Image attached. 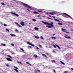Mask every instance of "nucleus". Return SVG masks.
I'll list each match as a JSON object with an SVG mask.
<instances>
[{
	"mask_svg": "<svg viewBox=\"0 0 73 73\" xmlns=\"http://www.w3.org/2000/svg\"><path fill=\"white\" fill-rule=\"evenodd\" d=\"M42 22L44 24L47 25L46 26V27L47 28H51L52 27H54V25H53V22H51L50 23H49L48 22H45L44 21H42Z\"/></svg>",
	"mask_w": 73,
	"mask_h": 73,
	"instance_id": "obj_1",
	"label": "nucleus"
},
{
	"mask_svg": "<svg viewBox=\"0 0 73 73\" xmlns=\"http://www.w3.org/2000/svg\"><path fill=\"white\" fill-rule=\"evenodd\" d=\"M21 3L22 4V5H23L25 6V7H28V8H29L30 9H32L31 7L30 6L24 3L23 2Z\"/></svg>",
	"mask_w": 73,
	"mask_h": 73,
	"instance_id": "obj_2",
	"label": "nucleus"
},
{
	"mask_svg": "<svg viewBox=\"0 0 73 73\" xmlns=\"http://www.w3.org/2000/svg\"><path fill=\"white\" fill-rule=\"evenodd\" d=\"M10 13L13 14V15H14V16H17V17H19V15H18L17 14H16L15 13L11 12V13Z\"/></svg>",
	"mask_w": 73,
	"mask_h": 73,
	"instance_id": "obj_3",
	"label": "nucleus"
},
{
	"mask_svg": "<svg viewBox=\"0 0 73 73\" xmlns=\"http://www.w3.org/2000/svg\"><path fill=\"white\" fill-rule=\"evenodd\" d=\"M63 14L64 15H66V16H68V17H69L71 19H72V17L70 16V15H68V14L66 13H63Z\"/></svg>",
	"mask_w": 73,
	"mask_h": 73,
	"instance_id": "obj_4",
	"label": "nucleus"
},
{
	"mask_svg": "<svg viewBox=\"0 0 73 73\" xmlns=\"http://www.w3.org/2000/svg\"><path fill=\"white\" fill-rule=\"evenodd\" d=\"M27 44H29V45H31V46H33L34 47H35V45L34 44L31 43V42H27Z\"/></svg>",
	"mask_w": 73,
	"mask_h": 73,
	"instance_id": "obj_5",
	"label": "nucleus"
},
{
	"mask_svg": "<svg viewBox=\"0 0 73 73\" xmlns=\"http://www.w3.org/2000/svg\"><path fill=\"white\" fill-rule=\"evenodd\" d=\"M20 24L22 25V26H25V23L23 21H21L20 22Z\"/></svg>",
	"mask_w": 73,
	"mask_h": 73,
	"instance_id": "obj_6",
	"label": "nucleus"
},
{
	"mask_svg": "<svg viewBox=\"0 0 73 73\" xmlns=\"http://www.w3.org/2000/svg\"><path fill=\"white\" fill-rule=\"evenodd\" d=\"M64 37H65V38H68L69 39H70V38H71V37H70L68 36V35H66L65 36H64Z\"/></svg>",
	"mask_w": 73,
	"mask_h": 73,
	"instance_id": "obj_7",
	"label": "nucleus"
},
{
	"mask_svg": "<svg viewBox=\"0 0 73 73\" xmlns=\"http://www.w3.org/2000/svg\"><path fill=\"white\" fill-rule=\"evenodd\" d=\"M62 31H63V32H66V33H69L67 32H66V29H62Z\"/></svg>",
	"mask_w": 73,
	"mask_h": 73,
	"instance_id": "obj_8",
	"label": "nucleus"
},
{
	"mask_svg": "<svg viewBox=\"0 0 73 73\" xmlns=\"http://www.w3.org/2000/svg\"><path fill=\"white\" fill-rule=\"evenodd\" d=\"M15 23L17 24V26H19V27H21V28H22V27L20 25H19L18 23L16 22Z\"/></svg>",
	"mask_w": 73,
	"mask_h": 73,
	"instance_id": "obj_9",
	"label": "nucleus"
},
{
	"mask_svg": "<svg viewBox=\"0 0 73 73\" xmlns=\"http://www.w3.org/2000/svg\"><path fill=\"white\" fill-rule=\"evenodd\" d=\"M6 59L8 61H12V60L10 58H6Z\"/></svg>",
	"mask_w": 73,
	"mask_h": 73,
	"instance_id": "obj_10",
	"label": "nucleus"
},
{
	"mask_svg": "<svg viewBox=\"0 0 73 73\" xmlns=\"http://www.w3.org/2000/svg\"><path fill=\"white\" fill-rule=\"evenodd\" d=\"M42 55L43 56H44V57H45L46 58H47L48 57H47V56H46V55L44 54H42Z\"/></svg>",
	"mask_w": 73,
	"mask_h": 73,
	"instance_id": "obj_11",
	"label": "nucleus"
},
{
	"mask_svg": "<svg viewBox=\"0 0 73 73\" xmlns=\"http://www.w3.org/2000/svg\"><path fill=\"white\" fill-rule=\"evenodd\" d=\"M35 38H36V39H38L39 38V37L35 35L34 36Z\"/></svg>",
	"mask_w": 73,
	"mask_h": 73,
	"instance_id": "obj_12",
	"label": "nucleus"
},
{
	"mask_svg": "<svg viewBox=\"0 0 73 73\" xmlns=\"http://www.w3.org/2000/svg\"><path fill=\"white\" fill-rule=\"evenodd\" d=\"M58 25H62L63 24L62 23H58Z\"/></svg>",
	"mask_w": 73,
	"mask_h": 73,
	"instance_id": "obj_13",
	"label": "nucleus"
},
{
	"mask_svg": "<svg viewBox=\"0 0 73 73\" xmlns=\"http://www.w3.org/2000/svg\"><path fill=\"white\" fill-rule=\"evenodd\" d=\"M56 46H57V47H58V49H61V48H60V47L59 46H58V45H56Z\"/></svg>",
	"mask_w": 73,
	"mask_h": 73,
	"instance_id": "obj_14",
	"label": "nucleus"
},
{
	"mask_svg": "<svg viewBox=\"0 0 73 73\" xmlns=\"http://www.w3.org/2000/svg\"><path fill=\"white\" fill-rule=\"evenodd\" d=\"M34 29L35 30H36V31L38 30V27H35Z\"/></svg>",
	"mask_w": 73,
	"mask_h": 73,
	"instance_id": "obj_15",
	"label": "nucleus"
},
{
	"mask_svg": "<svg viewBox=\"0 0 73 73\" xmlns=\"http://www.w3.org/2000/svg\"><path fill=\"white\" fill-rule=\"evenodd\" d=\"M54 19V20H55V21H58V22H60V21L56 19Z\"/></svg>",
	"mask_w": 73,
	"mask_h": 73,
	"instance_id": "obj_16",
	"label": "nucleus"
},
{
	"mask_svg": "<svg viewBox=\"0 0 73 73\" xmlns=\"http://www.w3.org/2000/svg\"><path fill=\"white\" fill-rule=\"evenodd\" d=\"M40 38H41V39H42V40H44V38H43V37H42V36H40Z\"/></svg>",
	"mask_w": 73,
	"mask_h": 73,
	"instance_id": "obj_17",
	"label": "nucleus"
},
{
	"mask_svg": "<svg viewBox=\"0 0 73 73\" xmlns=\"http://www.w3.org/2000/svg\"><path fill=\"white\" fill-rule=\"evenodd\" d=\"M14 70H15V71L16 72H17V73H18V72H19V71H18V70H17V69H14Z\"/></svg>",
	"mask_w": 73,
	"mask_h": 73,
	"instance_id": "obj_18",
	"label": "nucleus"
},
{
	"mask_svg": "<svg viewBox=\"0 0 73 73\" xmlns=\"http://www.w3.org/2000/svg\"><path fill=\"white\" fill-rule=\"evenodd\" d=\"M33 13H34V14H38L39 13H38L37 12H36V11H35Z\"/></svg>",
	"mask_w": 73,
	"mask_h": 73,
	"instance_id": "obj_19",
	"label": "nucleus"
},
{
	"mask_svg": "<svg viewBox=\"0 0 73 73\" xmlns=\"http://www.w3.org/2000/svg\"><path fill=\"white\" fill-rule=\"evenodd\" d=\"M11 36H16V35L15 34H10Z\"/></svg>",
	"mask_w": 73,
	"mask_h": 73,
	"instance_id": "obj_20",
	"label": "nucleus"
},
{
	"mask_svg": "<svg viewBox=\"0 0 73 73\" xmlns=\"http://www.w3.org/2000/svg\"><path fill=\"white\" fill-rule=\"evenodd\" d=\"M20 49L21 50H22V52H24V49H23V48H21Z\"/></svg>",
	"mask_w": 73,
	"mask_h": 73,
	"instance_id": "obj_21",
	"label": "nucleus"
},
{
	"mask_svg": "<svg viewBox=\"0 0 73 73\" xmlns=\"http://www.w3.org/2000/svg\"><path fill=\"white\" fill-rule=\"evenodd\" d=\"M60 62H61V64H63V65H65V63H64L63 62L61 61H60Z\"/></svg>",
	"mask_w": 73,
	"mask_h": 73,
	"instance_id": "obj_22",
	"label": "nucleus"
},
{
	"mask_svg": "<svg viewBox=\"0 0 73 73\" xmlns=\"http://www.w3.org/2000/svg\"><path fill=\"white\" fill-rule=\"evenodd\" d=\"M51 38H52V39L54 38V39H56V38L55 37H54L53 36H52L51 37Z\"/></svg>",
	"mask_w": 73,
	"mask_h": 73,
	"instance_id": "obj_23",
	"label": "nucleus"
},
{
	"mask_svg": "<svg viewBox=\"0 0 73 73\" xmlns=\"http://www.w3.org/2000/svg\"><path fill=\"white\" fill-rule=\"evenodd\" d=\"M26 63H27V64H29L31 66V64L29 63V62H26Z\"/></svg>",
	"mask_w": 73,
	"mask_h": 73,
	"instance_id": "obj_24",
	"label": "nucleus"
},
{
	"mask_svg": "<svg viewBox=\"0 0 73 73\" xmlns=\"http://www.w3.org/2000/svg\"><path fill=\"white\" fill-rule=\"evenodd\" d=\"M34 56L35 58H37L38 57L37 56L36 54L34 55Z\"/></svg>",
	"mask_w": 73,
	"mask_h": 73,
	"instance_id": "obj_25",
	"label": "nucleus"
},
{
	"mask_svg": "<svg viewBox=\"0 0 73 73\" xmlns=\"http://www.w3.org/2000/svg\"><path fill=\"white\" fill-rule=\"evenodd\" d=\"M50 13V14H51V15H54V13Z\"/></svg>",
	"mask_w": 73,
	"mask_h": 73,
	"instance_id": "obj_26",
	"label": "nucleus"
},
{
	"mask_svg": "<svg viewBox=\"0 0 73 73\" xmlns=\"http://www.w3.org/2000/svg\"><path fill=\"white\" fill-rule=\"evenodd\" d=\"M1 45H3V46H6V45H5V44H3V43H2L1 44Z\"/></svg>",
	"mask_w": 73,
	"mask_h": 73,
	"instance_id": "obj_27",
	"label": "nucleus"
},
{
	"mask_svg": "<svg viewBox=\"0 0 73 73\" xmlns=\"http://www.w3.org/2000/svg\"><path fill=\"white\" fill-rule=\"evenodd\" d=\"M14 68H15V69H19V68H18L16 67H15V66H14Z\"/></svg>",
	"mask_w": 73,
	"mask_h": 73,
	"instance_id": "obj_28",
	"label": "nucleus"
},
{
	"mask_svg": "<svg viewBox=\"0 0 73 73\" xmlns=\"http://www.w3.org/2000/svg\"><path fill=\"white\" fill-rule=\"evenodd\" d=\"M1 4L2 5H5V4H4V3H1Z\"/></svg>",
	"mask_w": 73,
	"mask_h": 73,
	"instance_id": "obj_29",
	"label": "nucleus"
},
{
	"mask_svg": "<svg viewBox=\"0 0 73 73\" xmlns=\"http://www.w3.org/2000/svg\"><path fill=\"white\" fill-rule=\"evenodd\" d=\"M33 21H36V19H34L33 20Z\"/></svg>",
	"mask_w": 73,
	"mask_h": 73,
	"instance_id": "obj_30",
	"label": "nucleus"
},
{
	"mask_svg": "<svg viewBox=\"0 0 73 73\" xmlns=\"http://www.w3.org/2000/svg\"><path fill=\"white\" fill-rule=\"evenodd\" d=\"M6 30L7 32H9V29H6Z\"/></svg>",
	"mask_w": 73,
	"mask_h": 73,
	"instance_id": "obj_31",
	"label": "nucleus"
},
{
	"mask_svg": "<svg viewBox=\"0 0 73 73\" xmlns=\"http://www.w3.org/2000/svg\"><path fill=\"white\" fill-rule=\"evenodd\" d=\"M39 46L40 48H42V46H41V45H39Z\"/></svg>",
	"mask_w": 73,
	"mask_h": 73,
	"instance_id": "obj_32",
	"label": "nucleus"
},
{
	"mask_svg": "<svg viewBox=\"0 0 73 73\" xmlns=\"http://www.w3.org/2000/svg\"><path fill=\"white\" fill-rule=\"evenodd\" d=\"M50 13H51V12L50 13H47L46 14H47V15H49V14H50Z\"/></svg>",
	"mask_w": 73,
	"mask_h": 73,
	"instance_id": "obj_33",
	"label": "nucleus"
},
{
	"mask_svg": "<svg viewBox=\"0 0 73 73\" xmlns=\"http://www.w3.org/2000/svg\"><path fill=\"white\" fill-rule=\"evenodd\" d=\"M52 52L53 53H56V52L54 50H53Z\"/></svg>",
	"mask_w": 73,
	"mask_h": 73,
	"instance_id": "obj_34",
	"label": "nucleus"
},
{
	"mask_svg": "<svg viewBox=\"0 0 73 73\" xmlns=\"http://www.w3.org/2000/svg\"><path fill=\"white\" fill-rule=\"evenodd\" d=\"M11 45H12V46H14V44H13V43H11Z\"/></svg>",
	"mask_w": 73,
	"mask_h": 73,
	"instance_id": "obj_35",
	"label": "nucleus"
},
{
	"mask_svg": "<svg viewBox=\"0 0 73 73\" xmlns=\"http://www.w3.org/2000/svg\"><path fill=\"white\" fill-rule=\"evenodd\" d=\"M38 12H41V13H42V11H38Z\"/></svg>",
	"mask_w": 73,
	"mask_h": 73,
	"instance_id": "obj_36",
	"label": "nucleus"
},
{
	"mask_svg": "<svg viewBox=\"0 0 73 73\" xmlns=\"http://www.w3.org/2000/svg\"><path fill=\"white\" fill-rule=\"evenodd\" d=\"M53 46L54 48H56V46H55V45H53Z\"/></svg>",
	"mask_w": 73,
	"mask_h": 73,
	"instance_id": "obj_37",
	"label": "nucleus"
},
{
	"mask_svg": "<svg viewBox=\"0 0 73 73\" xmlns=\"http://www.w3.org/2000/svg\"><path fill=\"white\" fill-rule=\"evenodd\" d=\"M48 19H50V20H53V19H50V18H49L48 17H47Z\"/></svg>",
	"mask_w": 73,
	"mask_h": 73,
	"instance_id": "obj_38",
	"label": "nucleus"
},
{
	"mask_svg": "<svg viewBox=\"0 0 73 73\" xmlns=\"http://www.w3.org/2000/svg\"><path fill=\"white\" fill-rule=\"evenodd\" d=\"M8 57H10V58H11V56H10L9 55H7Z\"/></svg>",
	"mask_w": 73,
	"mask_h": 73,
	"instance_id": "obj_39",
	"label": "nucleus"
},
{
	"mask_svg": "<svg viewBox=\"0 0 73 73\" xmlns=\"http://www.w3.org/2000/svg\"><path fill=\"white\" fill-rule=\"evenodd\" d=\"M4 25V26H5V27H7V25L5 24Z\"/></svg>",
	"mask_w": 73,
	"mask_h": 73,
	"instance_id": "obj_40",
	"label": "nucleus"
},
{
	"mask_svg": "<svg viewBox=\"0 0 73 73\" xmlns=\"http://www.w3.org/2000/svg\"><path fill=\"white\" fill-rule=\"evenodd\" d=\"M15 31H16V32H19V31L18 30H17V29H15Z\"/></svg>",
	"mask_w": 73,
	"mask_h": 73,
	"instance_id": "obj_41",
	"label": "nucleus"
},
{
	"mask_svg": "<svg viewBox=\"0 0 73 73\" xmlns=\"http://www.w3.org/2000/svg\"><path fill=\"white\" fill-rule=\"evenodd\" d=\"M28 47H29V48H32V47L31 46H28Z\"/></svg>",
	"mask_w": 73,
	"mask_h": 73,
	"instance_id": "obj_42",
	"label": "nucleus"
},
{
	"mask_svg": "<svg viewBox=\"0 0 73 73\" xmlns=\"http://www.w3.org/2000/svg\"><path fill=\"white\" fill-rule=\"evenodd\" d=\"M36 49L38 50L39 49V48H38L37 47V46H36Z\"/></svg>",
	"mask_w": 73,
	"mask_h": 73,
	"instance_id": "obj_43",
	"label": "nucleus"
},
{
	"mask_svg": "<svg viewBox=\"0 0 73 73\" xmlns=\"http://www.w3.org/2000/svg\"><path fill=\"white\" fill-rule=\"evenodd\" d=\"M9 66V65H8V64H7L6 65V66H7V67H8Z\"/></svg>",
	"mask_w": 73,
	"mask_h": 73,
	"instance_id": "obj_44",
	"label": "nucleus"
},
{
	"mask_svg": "<svg viewBox=\"0 0 73 73\" xmlns=\"http://www.w3.org/2000/svg\"><path fill=\"white\" fill-rule=\"evenodd\" d=\"M37 70V71L38 72H40V70Z\"/></svg>",
	"mask_w": 73,
	"mask_h": 73,
	"instance_id": "obj_45",
	"label": "nucleus"
},
{
	"mask_svg": "<svg viewBox=\"0 0 73 73\" xmlns=\"http://www.w3.org/2000/svg\"><path fill=\"white\" fill-rule=\"evenodd\" d=\"M64 73H67V71H64Z\"/></svg>",
	"mask_w": 73,
	"mask_h": 73,
	"instance_id": "obj_46",
	"label": "nucleus"
},
{
	"mask_svg": "<svg viewBox=\"0 0 73 73\" xmlns=\"http://www.w3.org/2000/svg\"><path fill=\"white\" fill-rule=\"evenodd\" d=\"M52 17H53V18H56V17H53V16H52Z\"/></svg>",
	"mask_w": 73,
	"mask_h": 73,
	"instance_id": "obj_47",
	"label": "nucleus"
},
{
	"mask_svg": "<svg viewBox=\"0 0 73 73\" xmlns=\"http://www.w3.org/2000/svg\"><path fill=\"white\" fill-rule=\"evenodd\" d=\"M19 64H22V63L21 62H19Z\"/></svg>",
	"mask_w": 73,
	"mask_h": 73,
	"instance_id": "obj_48",
	"label": "nucleus"
},
{
	"mask_svg": "<svg viewBox=\"0 0 73 73\" xmlns=\"http://www.w3.org/2000/svg\"><path fill=\"white\" fill-rule=\"evenodd\" d=\"M53 36H54L55 35V34H53Z\"/></svg>",
	"mask_w": 73,
	"mask_h": 73,
	"instance_id": "obj_49",
	"label": "nucleus"
},
{
	"mask_svg": "<svg viewBox=\"0 0 73 73\" xmlns=\"http://www.w3.org/2000/svg\"><path fill=\"white\" fill-rule=\"evenodd\" d=\"M54 72H55V70H54Z\"/></svg>",
	"mask_w": 73,
	"mask_h": 73,
	"instance_id": "obj_50",
	"label": "nucleus"
},
{
	"mask_svg": "<svg viewBox=\"0 0 73 73\" xmlns=\"http://www.w3.org/2000/svg\"><path fill=\"white\" fill-rule=\"evenodd\" d=\"M52 62H55V61L54 60H53Z\"/></svg>",
	"mask_w": 73,
	"mask_h": 73,
	"instance_id": "obj_51",
	"label": "nucleus"
},
{
	"mask_svg": "<svg viewBox=\"0 0 73 73\" xmlns=\"http://www.w3.org/2000/svg\"><path fill=\"white\" fill-rule=\"evenodd\" d=\"M27 11H29V10L28 9H27Z\"/></svg>",
	"mask_w": 73,
	"mask_h": 73,
	"instance_id": "obj_52",
	"label": "nucleus"
},
{
	"mask_svg": "<svg viewBox=\"0 0 73 73\" xmlns=\"http://www.w3.org/2000/svg\"><path fill=\"white\" fill-rule=\"evenodd\" d=\"M63 16H64V17H66V16H64V15H63Z\"/></svg>",
	"mask_w": 73,
	"mask_h": 73,
	"instance_id": "obj_53",
	"label": "nucleus"
},
{
	"mask_svg": "<svg viewBox=\"0 0 73 73\" xmlns=\"http://www.w3.org/2000/svg\"><path fill=\"white\" fill-rule=\"evenodd\" d=\"M29 24H30V25H31V23H29Z\"/></svg>",
	"mask_w": 73,
	"mask_h": 73,
	"instance_id": "obj_54",
	"label": "nucleus"
},
{
	"mask_svg": "<svg viewBox=\"0 0 73 73\" xmlns=\"http://www.w3.org/2000/svg\"><path fill=\"white\" fill-rule=\"evenodd\" d=\"M50 16V17H52L51 16Z\"/></svg>",
	"mask_w": 73,
	"mask_h": 73,
	"instance_id": "obj_55",
	"label": "nucleus"
},
{
	"mask_svg": "<svg viewBox=\"0 0 73 73\" xmlns=\"http://www.w3.org/2000/svg\"><path fill=\"white\" fill-rule=\"evenodd\" d=\"M48 54L47 53V55H48Z\"/></svg>",
	"mask_w": 73,
	"mask_h": 73,
	"instance_id": "obj_56",
	"label": "nucleus"
},
{
	"mask_svg": "<svg viewBox=\"0 0 73 73\" xmlns=\"http://www.w3.org/2000/svg\"><path fill=\"white\" fill-rule=\"evenodd\" d=\"M43 17H44V16H43Z\"/></svg>",
	"mask_w": 73,
	"mask_h": 73,
	"instance_id": "obj_57",
	"label": "nucleus"
},
{
	"mask_svg": "<svg viewBox=\"0 0 73 73\" xmlns=\"http://www.w3.org/2000/svg\"><path fill=\"white\" fill-rule=\"evenodd\" d=\"M14 0V1H15V0Z\"/></svg>",
	"mask_w": 73,
	"mask_h": 73,
	"instance_id": "obj_58",
	"label": "nucleus"
},
{
	"mask_svg": "<svg viewBox=\"0 0 73 73\" xmlns=\"http://www.w3.org/2000/svg\"><path fill=\"white\" fill-rule=\"evenodd\" d=\"M51 48H52V47Z\"/></svg>",
	"mask_w": 73,
	"mask_h": 73,
	"instance_id": "obj_59",
	"label": "nucleus"
}]
</instances>
